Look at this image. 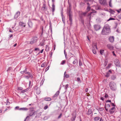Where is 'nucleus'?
Masks as SVG:
<instances>
[{"instance_id": "obj_1", "label": "nucleus", "mask_w": 121, "mask_h": 121, "mask_svg": "<svg viewBox=\"0 0 121 121\" xmlns=\"http://www.w3.org/2000/svg\"><path fill=\"white\" fill-rule=\"evenodd\" d=\"M110 32V27L108 24L105 25L101 33L103 35H107Z\"/></svg>"}, {"instance_id": "obj_2", "label": "nucleus", "mask_w": 121, "mask_h": 121, "mask_svg": "<svg viewBox=\"0 0 121 121\" xmlns=\"http://www.w3.org/2000/svg\"><path fill=\"white\" fill-rule=\"evenodd\" d=\"M109 86L110 89L112 90L115 91L116 89V83L113 82H111L109 83Z\"/></svg>"}, {"instance_id": "obj_3", "label": "nucleus", "mask_w": 121, "mask_h": 121, "mask_svg": "<svg viewBox=\"0 0 121 121\" xmlns=\"http://www.w3.org/2000/svg\"><path fill=\"white\" fill-rule=\"evenodd\" d=\"M95 49H97V43H93L92 44V50L94 54H96V51Z\"/></svg>"}, {"instance_id": "obj_4", "label": "nucleus", "mask_w": 121, "mask_h": 121, "mask_svg": "<svg viewBox=\"0 0 121 121\" xmlns=\"http://www.w3.org/2000/svg\"><path fill=\"white\" fill-rule=\"evenodd\" d=\"M37 38L36 37H35L33 38L32 39V40L30 42V44H33L35 43L37 41Z\"/></svg>"}, {"instance_id": "obj_5", "label": "nucleus", "mask_w": 121, "mask_h": 121, "mask_svg": "<svg viewBox=\"0 0 121 121\" xmlns=\"http://www.w3.org/2000/svg\"><path fill=\"white\" fill-rule=\"evenodd\" d=\"M114 63L116 66H120V63L119 60L118 59H115L114 61Z\"/></svg>"}, {"instance_id": "obj_6", "label": "nucleus", "mask_w": 121, "mask_h": 121, "mask_svg": "<svg viewBox=\"0 0 121 121\" xmlns=\"http://www.w3.org/2000/svg\"><path fill=\"white\" fill-rule=\"evenodd\" d=\"M28 24L30 27L31 28L33 26V24L31 22L30 19H29L28 20Z\"/></svg>"}, {"instance_id": "obj_7", "label": "nucleus", "mask_w": 121, "mask_h": 121, "mask_svg": "<svg viewBox=\"0 0 121 121\" xmlns=\"http://www.w3.org/2000/svg\"><path fill=\"white\" fill-rule=\"evenodd\" d=\"M20 13L19 11H17L15 14L14 16V18L15 19H17L20 15Z\"/></svg>"}, {"instance_id": "obj_8", "label": "nucleus", "mask_w": 121, "mask_h": 121, "mask_svg": "<svg viewBox=\"0 0 121 121\" xmlns=\"http://www.w3.org/2000/svg\"><path fill=\"white\" fill-rule=\"evenodd\" d=\"M94 27V29L96 31L99 30L101 28L100 26L98 25H95Z\"/></svg>"}, {"instance_id": "obj_9", "label": "nucleus", "mask_w": 121, "mask_h": 121, "mask_svg": "<svg viewBox=\"0 0 121 121\" xmlns=\"http://www.w3.org/2000/svg\"><path fill=\"white\" fill-rule=\"evenodd\" d=\"M109 41L111 43H112L114 41V37L113 36H110L109 37Z\"/></svg>"}, {"instance_id": "obj_10", "label": "nucleus", "mask_w": 121, "mask_h": 121, "mask_svg": "<svg viewBox=\"0 0 121 121\" xmlns=\"http://www.w3.org/2000/svg\"><path fill=\"white\" fill-rule=\"evenodd\" d=\"M99 3L101 4H107V2L105 0H99Z\"/></svg>"}, {"instance_id": "obj_11", "label": "nucleus", "mask_w": 121, "mask_h": 121, "mask_svg": "<svg viewBox=\"0 0 121 121\" xmlns=\"http://www.w3.org/2000/svg\"><path fill=\"white\" fill-rule=\"evenodd\" d=\"M107 47L110 50L114 48V47L110 44H108Z\"/></svg>"}, {"instance_id": "obj_12", "label": "nucleus", "mask_w": 121, "mask_h": 121, "mask_svg": "<svg viewBox=\"0 0 121 121\" xmlns=\"http://www.w3.org/2000/svg\"><path fill=\"white\" fill-rule=\"evenodd\" d=\"M42 9L43 11H45L47 9V8L46 7V5L45 4L43 3L42 8Z\"/></svg>"}, {"instance_id": "obj_13", "label": "nucleus", "mask_w": 121, "mask_h": 121, "mask_svg": "<svg viewBox=\"0 0 121 121\" xmlns=\"http://www.w3.org/2000/svg\"><path fill=\"white\" fill-rule=\"evenodd\" d=\"M69 20L70 22V24H71L72 22V15L70 13H69Z\"/></svg>"}, {"instance_id": "obj_14", "label": "nucleus", "mask_w": 121, "mask_h": 121, "mask_svg": "<svg viewBox=\"0 0 121 121\" xmlns=\"http://www.w3.org/2000/svg\"><path fill=\"white\" fill-rule=\"evenodd\" d=\"M35 112V111L34 110H32L30 112V113L29 114V116H31L33 115Z\"/></svg>"}, {"instance_id": "obj_15", "label": "nucleus", "mask_w": 121, "mask_h": 121, "mask_svg": "<svg viewBox=\"0 0 121 121\" xmlns=\"http://www.w3.org/2000/svg\"><path fill=\"white\" fill-rule=\"evenodd\" d=\"M100 119V118L99 117H96L94 118V121H98Z\"/></svg>"}, {"instance_id": "obj_16", "label": "nucleus", "mask_w": 121, "mask_h": 121, "mask_svg": "<svg viewBox=\"0 0 121 121\" xmlns=\"http://www.w3.org/2000/svg\"><path fill=\"white\" fill-rule=\"evenodd\" d=\"M52 12L53 13L55 9V5H54V3H53L52 4Z\"/></svg>"}, {"instance_id": "obj_17", "label": "nucleus", "mask_w": 121, "mask_h": 121, "mask_svg": "<svg viewBox=\"0 0 121 121\" xmlns=\"http://www.w3.org/2000/svg\"><path fill=\"white\" fill-rule=\"evenodd\" d=\"M19 25L25 27L26 26V24L22 22H20L19 23Z\"/></svg>"}, {"instance_id": "obj_18", "label": "nucleus", "mask_w": 121, "mask_h": 121, "mask_svg": "<svg viewBox=\"0 0 121 121\" xmlns=\"http://www.w3.org/2000/svg\"><path fill=\"white\" fill-rule=\"evenodd\" d=\"M60 93V91H57L56 93L53 96V97H55L59 95Z\"/></svg>"}, {"instance_id": "obj_19", "label": "nucleus", "mask_w": 121, "mask_h": 121, "mask_svg": "<svg viewBox=\"0 0 121 121\" xmlns=\"http://www.w3.org/2000/svg\"><path fill=\"white\" fill-rule=\"evenodd\" d=\"M115 108V107H113L111 109L110 111V112L111 113H112L114 112V111L113 110H114Z\"/></svg>"}, {"instance_id": "obj_20", "label": "nucleus", "mask_w": 121, "mask_h": 121, "mask_svg": "<svg viewBox=\"0 0 121 121\" xmlns=\"http://www.w3.org/2000/svg\"><path fill=\"white\" fill-rule=\"evenodd\" d=\"M44 100L46 101H50L51 100V99L50 98H45Z\"/></svg>"}, {"instance_id": "obj_21", "label": "nucleus", "mask_w": 121, "mask_h": 121, "mask_svg": "<svg viewBox=\"0 0 121 121\" xmlns=\"http://www.w3.org/2000/svg\"><path fill=\"white\" fill-rule=\"evenodd\" d=\"M19 109L20 110H27L28 109L27 108H19Z\"/></svg>"}, {"instance_id": "obj_22", "label": "nucleus", "mask_w": 121, "mask_h": 121, "mask_svg": "<svg viewBox=\"0 0 121 121\" xmlns=\"http://www.w3.org/2000/svg\"><path fill=\"white\" fill-rule=\"evenodd\" d=\"M74 59H75L74 61L73 62V64H76L78 62V60L75 58H74Z\"/></svg>"}, {"instance_id": "obj_23", "label": "nucleus", "mask_w": 121, "mask_h": 121, "mask_svg": "<svg viewBox=\"0 0 121 121\" xmlns=\"http://www.w3.org/2000/svg\"><path fill=\"white\" fill-rule=\"evenodd\" d=\"M45 48H46L45 50L47 52L48 51L49 49V47L48 46V45H47L46 46Z\"/></svg>"}, {"instance_id": "obj_24", "label": "nucleus", "mask_w": 121, "mask_h": 121, "mask_svg": "<svg viewBox=\"0 0 121 121\" xmlns=\"http://www.w3.org/2000/svg\"><path fill=\"white\" fill-rule=\"evenodd\" d=\"M36 92L37 94H39L40 93V91L38 89H37L36 90Z\"/></svg>"}, {"instance_id": "obj_25", "label": "nucleus", "mask_w": 121, "mask_h": 121, "mask_svg": "<svg viewBox=\"0 0 121 121\" xmlns=\"http://www.w3.org/2000/svg\"><path fill=\"white\" fill-rule=\"evenodd\" d=\"M30 77L31 78L32 77V75H29L28 76H26L25 77L27 79L29 78Z\"/></svg>"}, {"instance_id": "obj_26", "label": "nucleus", "mask_w": 121, "mask_h": 121, "mask_svg": "<svg viewBox=\"0 0 121 121\" xmlns=\"http://www.w3.org/2000/svg\"><path fill=\"white\" fill-rule=\"evenodd\" d=\"M110 11L109 12L111 13L112 14H113L115 13V12L114 10H113L111 9H110Z\"/></svg>"}, {"instance_id": "obj_27", "label": "nucleus", "mask_w": 121, "mask_h": 121, "mask_svg": "<svg viewBox=\"0 0 121 121\" xmlns=\"http://www.w3.org/2000/svg\"><path fill=\"white\" fill-rule=\"evenodd\" d=\"M46 64L45 63H43L41 65V67H44L46 65Z\"/></svg>"}, {"instance_id": "obj_28", "label": "nucleus", "mask_w": 121, "mask_h": 121, "mask_svg": "<svg viewBox=\"0 0 121 121\" xmlns=\"http://www.w3.org/2000/svg\"><path fill=\"white\" fill-rule=\"evenodd\" d=\"M115 19L113 18L110 17L108 20H107V21H108L111 20H114Z\"/></svg>"}, {"instance_id": "obj_29", "label": "nucleus", "mask_w": 121, "mask_h": 121, "mask_svg": "<svg viewBox=\"0 0 121 121\" xmlns=\"http://www.w3.org/2000/svg\"><path fill=\"white\" fill-rule=\"evenodd\" d=\"M112 0H110L109 2V5L110 7H112V4L111 3Z\"/></svg>"}, {"instance_id": "obj_30", "label": "nucleus", "mask_w": 121, "mask_h": 121, "mask_svg": "<svg viewBox=\"0 0 121 121\" xmlns=\"http://www.w3.org/2000/svg\"><path fill=\"white\" fill-rule=\"evenodd\" d=\"M104 50H101L100 51V53L101 55H102L104 53Z\"/></svg>"}, {"instance_id": "obj_31", "label": "nucleus", "mask_w": 121, "mask_h": 121, "mask_svg": "<svg viewBox=\"0 0 121 121\" xmlns=\"http://www.w3.org/2000/svg\"><path fill=\"white\" fill-rule=\"evenodd\" d=\"M26 69H27L26 68L25 69V70H24L23 71H21L20 72L22 74L24 73L26 71H27Z\"/></svg>"}, {"instance_id": "obj_32", "label": "nucleus", "mask_w": 121, "mask_h": 121, "mask_svg": "<svg viewBox=\"0 0 121 121\" xmlns=\"http://www.w3.org/2000/svg\"><path fill=\"white\" fill-rule=\"evenodd\" d=\"M28 89H26L24 90H22L21 91V92L22 93H23L27 91L28 90Z\"/></svg>"}, {"instance_id": "obj_33", "label": "nucleus", "mask_w": 121, "mask_h": 121, "mask_svg": "<svg viewBox=\"0 0 121 121\" xmlns=\"http://www.w3.org/2000/svg\"><path fill=\"white\" fill-rule=\"evenodd\" d=\"M69 77V76L68 74H66V75H64V78H68Z\"/></svg>"}, {"instance_id": "obj_34", "label": "nucleus", "mask_w": 121, "mask_h": 121, "mask_svg": "<svg viewBox=\"0 0 121 121\" xmlns=\"http://www.w3.org/2000/svg\"><path fill=\"white\" fill-rule=\"evenodd\" d=\"M65 63V60L62 61V62L60 64L62 65L64 64Z\"/></svg>"}, {"instance_id": "obj_35", "label": "nucleus", "mask_w": 121, "mask_h": 121, "mask_svg": "<svg viewBox=\"0 0 121 121\" xmlns=\"http://www.w3.org/2000/svg\"><path fill=\"white\" fill-rule=\"evenodd\" d=\"M88 112L89 114H91V113L92 111H91V109H89V110H88Z\"/></svg>"}, {"instance_id": "obj_36", "label": "nucleus", "mask_w": 121, "mask_h": 121, "mask_svg": "<svg viewBox=\"0 0 121 121\" xmlns=\"http://www.w3.org/2000/svg\"><path fill=\"white\" fill-rule=\"evenodd\" d=\"M48 105H46L44 107L43 109L44 110H46L48 108Z\"/></svg>"}, {"instance_id": "obj_37", "label": "nucleus", "mask_w": 121, "mask_h": 121, "mask_svg": "<svg viewBox=\"0 0 121 121\" xmlns=\"http://www.w3.org/2000/svg\"><path fill=\"white\" fill-rule=\"evenodd\" d=\"M23 88L21 87H19L18 88V90H23Z\"/></svg>"}, {"instance_id": "obj_38", "label": "nucleus", "mask_w": 121, "mask_h": 121, "mask_svg": "<svg viewBox=\"0 0 121 121\" xmlns=\"http://www.w3.org/2000/svg\"><path fill=\"white\" fill-rule=\"evenodd\" d=\"M116 78V77L115 76H112L111 77V78L113 80H114Z\"/></svg>"}, {"instance_id": "obj_39", "label": "nucleus", "mask_w": 121, "mask_h": 121, "mask_svg": "<svg viewBox=\"0 0 121 121\" xmlns=\"http://www.w3.org/2000/svg\"><path fill=\"white\" fill-rule=\"evenodd\" d=\"M90 9V6L89 5L88 6H87V10L88 11H89Z\"/></svg>"}, {"instance_id": "obj_40", "label": "nucleus", "mask_w": 121, "mask_h": 121, "mask_svg": "<svg viewBox=\"0 0 121 121\" xmlns=\"http://www.w3.org/2000/svg\"><path fill=\"white\" fill-rule=\"evenodd\" d=\"M77 80L80 83L81 81L80 80V79L79 78H77Z\"/></svg>"}, {"instance_id": "obj_41", "label": "nucleus", "mask_w": 121, "mask_h": 121, "mask_svg": "<svg viewBox=\"0 0 121 121\" xmlns=\"http://www.w3.org/2000/svg\"><path fill=\"white\" fill-rule=\"evenodd\" d=\"M61 15L62 16V20L63 22L64 23H65V21L64 20V18H63V17L62 16L63 14H62V13L61 14Z\"/></svg>"}, {"instance_id": "obj_42", "label": "nucleus", "mask_w": 121, "mask_h": 121, "mask_svg": "<svg viewBox=\"0 0 121 121\" xmlns=\"http://www.w3.org/2000/svg\"><path fill=\"white\" fill-rule=\"evenodd\" d=\"M79 65L80 66H81L82 65V62L81 61H80V60H79Z\"/></svg>"}, {"instance_id": "obj_43", "label": "nucleus", "mask_w": 121, "mask_h": 121, "mask_svg": "<svg viewBox=\"0 0 121 121\" xmlns=\"http://www.w3.org/2000/svg\"><path fill=\"white\" fill-rule=\"evenodd\" d=\"M49 66H48L47 68L45 70V71H47L49 69Z\"/></svg>"}, {"instance_id": "obj_44", "label": "nucleus", "mask_w": 121, "mask_h": 121, "mask_svg": "<svg viewBox=\"0 0 121 121\" xmlns=\"http://www.w3.org/2000/svg\"><path fill=\"white\" fill-rule=\"evenodd\" d=\"M62 114H60V115L58 117V119H59L62 116Z\"/></svg>"}, {"instance_id": "obj_45", "label": "nucleus", "mask_w": 121, "mask_h": 121, "mask_svg": "<svg viewBox=\"0 0 121 121\" xmlns=\"http://www.w3.org/2000/svg\"><path fill=\"white\" fill-rule=\"evenodd\" d=\"M112 53L113 54V55L115 56H116V55L115 54L114 52V51H112Z\"/></svg>"}, {"instance_id": "obj_46", "label": "nucleus", "mask_w": 121, "mask_h": 121, "mask_svg": "<svg viewBox=\"0 0 121 121\" xmlns=\"http://www.w3.org/2000/svg\"><path fill=\"white\" fill-rule=\"evenodd\" d=\"M39 50L38 48H36L35 49V51H39Z\"/></svg>"}, {"instance_id": "obj_47", "label": "nucleus", "mask_w": 121, "mask_h": 121, "mask_svg": "<svg viewBox=\"0 0 121 121\" xmlns=\"http://www.w3.org/2000/svg\"><path fill=\"white\" fill-rule=\"evenodd\" d=\"M111 100H108L106 101V102H110L111 103Z\"/></svg>"}, {"instance_id": "obj_48", "label": "nucleus", "mask_w": 121, "mask_h": 121, "mask_svg": "<svg viewBox=\"0 0 121 121\" xmlns=\"http://www.w3.org/2000/svg\"><path fill=\"white\" fill-rule=\"evenodd\" d=\"M26 74H28L29 75H31V74H30V72H26Z\"/></svg>"}, {"instance_id": "obj_49", "label": "nucleus", "mask_w": 121, "mask_h": 121, "mask_svg": "<svg viewBox=\"0 0 121 121\" xmlns=\"http://www.w3.org/2000/svg\"><path fill=\"white\" fill-rule=\"evenodd\" d=\"M7 103L6 104L7 105H8V104H10V103L9 102V101H8L7 100Z\"/></svg>"}, {"instance_id": "obj_50", "label": "nucleus", "mask_w": 121, "mask_h": 121, "mask_svg": "<svg viewBox=\"0 0 121 121\" xmlns=\"http://www.w3.org/2000/svg\"><path fill=\"white\" fill-rule=\"evenodd\" d=\"M108 95H107V94H106L105 95V96H104L105 97V98H107L108 97Z\"/></svg>"}, {"instance_id": "obj_51", "label": "nucleus", "mask_w": 121, "mask_h": 121, "mask_svg": "<svg viewBox=\"0 0 121 121\" xmlns=\"http://www.w3.org/2000/svg\"><path fill=\"white\" fill-rule=\"evenodd\" d=\"M117 11L118 12V13H119L120 12V11H121V8L119 9V10H117Z\"/></svg>"}, {"instance_id": "obj_52", "label": "nucleus", "mask_w": 121, "mask_h": 121, "mask_svg": "<svg viewBox=\"0 0 121 121\" xmlns=\"http://www.w3.org/2000/svg\"><path fill=\"white\" fill-rule=\"evenodd\" d=\"M9 32H13V31H12V30L11 29H9Z\"/></svg>"}, {"instance_id": "obj_53", "label": "nucleus", "mask_w": 121, "mask_h": 121, "mask_svg": "<svg viewBox=\"0 0 121 121\" xmlns=\"http://www.w3.org/2000/svg\"><path fill=\"white\" fill-rule=\"evenodd\" d=\"M112 65V64L111 63L109 64H108V66L109 67H110Z\"/></svg>"}, {"instance_id": "obj_54", "label": "nucleus", "mask_w": 121, "mask_h": 121, "mask_svg": "<svg viewBox=\"0 0 121 121\" xmlns=\"http://www.w3.org/2000/svg\"><path fill=\"white\" fill-rule=\"evenodd\" d=\"M109 74H108V72L107 73V74L106 75V76L107 77H108L109 76Z\"/></svg>"}, {"instance_id": "obj_55", "label": "nucleus", "mask_w": 121, "mask_h": 121, "mask_svg": "<svg viewBox=\"0 0 121 121\" xmlns=\"http://www.w3.org/2000/svg\"><path fill=\"white\" fill-rule=\"evenodd\" d=\"M29 118V116H27V117H26V119H25V120H24V121H26V119L27 118Z\"/></svg>"}, {"instance_id": "obj_56", "label": "nucleus", "mask_w": 121, "mask_h": 121, "mask_svg": "<svg viewBox=\"0 0 121 121\" xmlns=\"http://www.w3.org/2000/svg\"><path fill=\"white\" fill-rule=\"evenodd\" d=\"M88 89L87 88L85 90V91L86 92H87Z\"/></svg>"}, {"instance_id": "obj_57", "label": "nucleus", "mask_w": 121, "mask_h": 121, "mask_svg": "<svg viewBox=\"0 0 121 121\" xmlns=\"http://www.w3.org/2000/svg\"><path fill=\"white\" fill-rule=\"evenodd\" d=\"M55 48H56V45L55 44H54V50H55Z\"/></svg>"}, {"instance_id": "obj_58", "label": "nucleus", "mask_w": 121, "mask_h": 121, "mask_svg": "<svg viewBox=\"0 0 121 121\" xmlns=\"http://www.w3.org/2000/svg\"><path fill=\"white\" fill-rule=\"evenodd\" d=\"M86 13V12L84 13H83V14L84 15H85Z\"/></svg>"}, {"instance_id": "obj_59", "label": "nucleus", "mask_w": 121, "mask_h": 121, "mask_svg": "<svg viewBox=\"0 0 121 121\" xmlns=\"http://www.w3.org/2000/svg\"><path fill=\"white\" fill-rule=\"evenodd\" d=\"M43 49H42V50H41V52H40V53H42L43 52Z\"/></svg>"}, {"instance_id": "obj_60", "label": "nucleus", "mask_w": 121, "mask_h": 121, "mask_svg": "<svg viewBox=\"0 0 121 121\" xmlns=\"http://www.w3.org/2000/svg\"><path fill=\"white\" fill-rule=\"evenodd\" d=\"M104 10H105V11H108V10L107 9H106L104 8Z\"/></svg>"}, {"instance_id": "obj_61", "label": "nucleus", "mask_w": 121, "mask_h": 121, "mask_svg": "<svg viewBox=\"0 0 121 121\" xmlns=\"http://www.w3.org/2000/svg\"><path fill=\"white\" fill-rule=\"evenodd\" d=\"M111 104H112V106H115L114 104L113 103H111Z\"/></svg>"}, {"instance_id": "obj_62", "label": "nucleus", "mask_w": 121, "mask_h": 121, "mask_svg": "<svg viewBox=\"0 0 121 121\" xmlns=\"http://www.w3.org/2000/svg\"><path fill=\"white\" fill-rule=\"evenodd\" d=\"M11 69V68L10 67H9L7 71H8L10 69Z\"/></svg>"}, {"instance_id": "obj_63", "label": "nucleus", "mask_w": 121, "mask_h": 121, "mask_svg": "<svg viewBox=\"0 0 121 121\" xmlns=\"http://www.w3.org/2000/svg\"><path fill=\"white\" fill-rule=\"evenodd\" d=\"M76 117H73V120H72V121H74V120H75V118Z\"/></svg>"}, {"instance_id": "obj_64", "label": "nucleus", "mask_w": 121, "mask_h": 121, "mask_svg": "<svg viewBox=\"0 0 121 121\" xmlns=\"http://www.w3.org/2000/svg\"><path fill=\"white\" fill-rule=\"evenodd\" d=\"M100 99L101 100H104V98L103 97H101Z\"/></svg>"}]
</instances>
